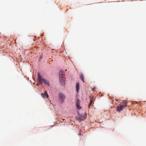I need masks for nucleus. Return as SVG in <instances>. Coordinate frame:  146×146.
<instances>
[{
    "mask_svg": "<svg viewBox=\"0 0 146 146\" xmlns=\"http://www.w3.org/2000/svg\"><path fill=\"white\" fill-rule=\"evenodd\" d=\"M38 80L40 84H42L43 83H44L46 85L49 86V82L48 81L43 78L39 73H38Z\"/></svg>",
    "mask_w": 146,
    "mask_h": 146,
    "instance_id": "f257e3e1",
    "label": "nucleus"
},
{
    "mask_svg": "<svg viewBox=\"0 0 146 146\" xmlns=\"http://www.w3.org/2000/svg\"><path fill=\"white\" fill-rule=\"evenodd\" d=\"M127 102L126 101H123L119 104L117 108V111H120L122 110L123 108H125L127 106Z\"/></svg>",
    "mask_w": 146,
    "mask_h": 146,
    "instance_id": "f03ea898",
    "label": "nucleus"
},
{
    "mask_svg": "<svg viewBox=\"0 0 146 146\" xmlns=\"http://www.w3.org/2000/svg\"><path fill=\"white\" fill-rule=\"evenodd\" d=\"M64 73L63 72H60L59 75V79L61 85H64L65 84V78L64 76Z\"/></svg>",
    "mask_w": 146,
    "mask_h": 146,
    "instance_id": "7ed1b4c3",
    "label": "nucleus"
},
{
    "mask_svg": "<svg viewBox=\"0 0 146 146\" xmlns=\"http://www.w3.org/2000/svg\"><path fill=\"white\" fill-rule=\"evenodd\" d=\"M65 98L66 96L64 94L62 93L59 94L58 99L59 102L61 103H63L64 102Z\"/></svg>",
    "mask_w": 146,
    "mask_h": 146,
    "instance_id": "20e7f679",
    "label": "nucleus"
},
{
    "mask_svg": "<svg viewBox=\"0 0 146 146\" xmlns=\"http://www.w3.org/2000/svg\"><path fill=\"white\" fill-rule=\"evenodd\" d=\"M86 114L79 115L78 117L77 118L78 121H81L84 120L86 118Z\"/></svg>",
    "mask_w": 146,
    "mask_h": 146,
    "instance_id": "39448f33",
    "label": "nucleus"
},
{
    "mask_svg": "<svg viewBox=\"0 0 146 146\" xmlns=\"http://www.w3.org/2000/svg\"><path fill=\"white\" fill-rule=\"evenodd\" d=\"M80 102L79 100H77L76 106L77 109L78 110H80L81 109V107L80 106Z\"/></svg>",
    "mask_w": 146,
    "mask_h": 146,
    "instance_id": "423d86ee",
    "label": "nucleus"
},
{
    "mask_svg": "<svg viewBox=\"0 0 146 146\" xmlns=\"http://www.w3.org/2000/svg\"><path fill=\"white\" fill-rule=\"evenodd\" d=\"M41 96L43 98H47L48 97V95L46 92L44 93H42L41 94Z\"/></svg>",
    "mask_w": 146,
    "mask_h": 146,
    "instance_id": "0eeeda50",
    "label": "nucleus"
},
{
    "mask_svg": "<svg viewBox=\"0 0 146 146\" xmlns=\"http://www.w3.org/2000/svg\"><path fill=\"white\" fill-rule=\"evenodd\" d=\"M93 96H90V102L89 103V108H90V106L92 104L93 102Z\"/></svg>",
    "mask_w": 146,
    "mask_h": 146,
    "instance_id": "6e6552de",
    "label": "nucleus"
},
{
    "mask_svg": "<svg viewBox=\"0 0 146 146\" xmlns=\"http://www.w3.org/2000/svg\"><path fill=\"white\" fill-rule=\"evenodd\" d=\"M80 78L81 79V80L82 81H83L84 82V76H83V74L82 73H81L80 74Z\"/></svg>",
    "mask_w": 146,
    "mask_h": 146,
    "instance_id": "1a4fd4ad",
    "label": "nucleus"
},
{
    "mask_svg": "<svg viewBox=\"0 0 146 146\" xmlns=\"http://www.w3.org/2000/svg\"><path fill=\"white\" fill-rule=\"evenodd\" d=\"M76 89L77 91V92H78L80 89L79 84L78 83H77L76 84Z\"/></svg>",
    "mask_w": 146,
    "mask_h": 146,
    "instance_id": "9d476101",
    "label": "nucleus"
},
{
    "mask_svg": "<svg viewBox=\"0 0 146 146\" xmlns=\"http://www.w3.org/2000/svg\"><path fill=\"white\" fill-rule=\"evenodd\" d=\"M96 89V88L95 87H94L93 89V91H95V90Z\"/></svg>",
    "mask_w": 146,
    "mask_h": 146,
    "instance_id": "9b49d317",
    "label": "nucleus"
},
{
    "mask_svg": "<svg viewBox=\"0 0 146 146\" xmlns=\"http://www.w3.org/2000/svg\"><path fill=\"white\" fill-rule=\"evenodd\" d=\"M78 135H81V133H79L78 134Z\"/></svg>",
    "mask_w": 146,
    "mask_h": 146,
    "instance_id": "f8f14e48",
    "label": "nucleus"
}]
</instances>
